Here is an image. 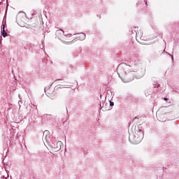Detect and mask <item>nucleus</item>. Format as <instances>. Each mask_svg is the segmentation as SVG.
Returning <instances> with one entry per match:
<instances>
[{"instance_id":"f257e3e1","label":"nucleus","mask_w":179,"mask_h":179,"mask_svg":"<svg viewBox=\"0 0 179 179\" xmlns=\"http://www.w3.org/2000/svg\"><path fill=\"white\" fill-rule=\"evenodd\" d=\"M129 72H132L130 65L122 63L117 66V73L119 76L122 75V76H125L127 73H129Z\"/></svg>"},{"instance_id":"f03ea898","label":"nucleus","mask_w":179,"mask_h":179,"mask_svg":"<svg viewBox=\"0 0 179 179\" xmlns=\"http://www.w3.org/2000/svg\"><path fill=\"white\" fill-rule=\"evenodd\" d=\"M5 24H3V27L1 28V34L3 37H6L8 36V32H6V30H5Z\"/></svg>"},{"instance_id":"7ed1b4c3","label":"nucleus","mask_w":179,"mask_h":179,"mask_svg":"<svg viewBox=\"0 0 179 179\" xmlns=\"http://www.w3.org/2000/svg\"><path fill=\"white\" fill-rule=\"evenodd\" d=\"M80 38V40H85L86 38V34H81Z\"/></svg>"},{"instance_id":"20e7f679","label":"nucleus","mask_w":179,"mask_h":179,"mask_svg":"<svg viewBox=\"0 0 179 179\" xmlns=\"http://www.w3.org/2000/svg\"><path fill=\"white\" fill-rule=\"evenodd\" d=\"M110 107H113V106H114V102L110 101Z\"/></svg>"},{"instance_id":"39448f33","label":"nucleus","mask_w":179,"mask_h":179,"mask_svg":"<svg viewBox=\"0 0 179 179\" xmlns=\"http://www.w3.org/2000/svg\"><path fill=\"white\" fill-rule=\"evenodd\" d=\"M57 143H59V145H62V143L61 141L57 142Z\"/></svg>"},{"instance_id":"423d86ee","label":"nucleus","mask_w":179,"mask_h":179,"mask_svg":"<svg viewBox=\"0 0 179 179\" xmlns=\"http://www.w3.org/2000/svg\"><path fill=\"white\" fill-rule=\"evenodd\" d=\"M165 101H167L168 99L167 98H164Z\"/></svg>"},{"instance_id":"0eeeda50","label":"nucleus","mask_w":179,"mask_h":179,"mask_svg":"<svg viewBox=\"0 0 179 179\" xmlns=\"http://www.w3.org/2000/svg\"><path fill=\"white\" fill-rule=\"evenodd\" d=\"M127 82H131V80H127Z\"/></svg>"},{"instance_id":"6e6552de","label":"nucleus","mask_w":179,"mask_h":179,"mask_svg":"<svg viewBox=\"0 0 179 179\" xmlns=\"http://www.w3.org/2000/svg\"><path fill=\"white\" fill-rule=\"evenodd\" d=\"M141 136H143V134L141 132Z\"/></svg>"},{"instance_id":"1a4fd4ad","label":"nucleus","mask_w":179,"mask_h":179,"mask_svg":"<svg viewBox=\"0 0 179 179\" xmlns=\"http://www.w3.org/2000/svg\"><path fill=\"white\" fill-rule=\"evenodd\" d=\"M125 78H128V76H125Z\"/></svg>"}]
</instances>
